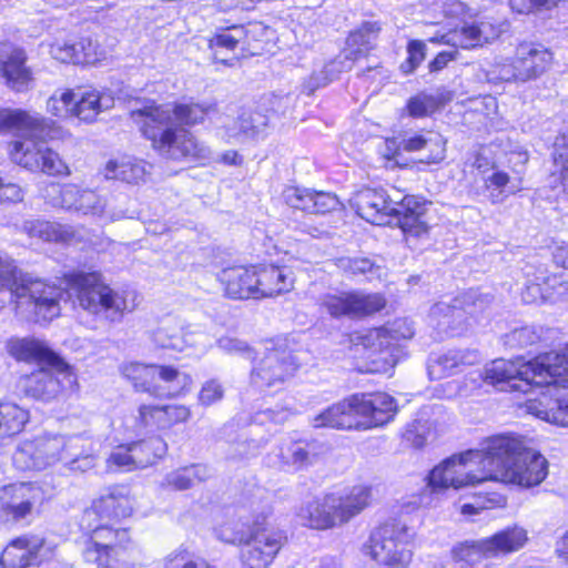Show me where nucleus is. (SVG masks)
<instances>
[{"mask_svg": "<svg viewBox=\"0 0 568 568\" xmlns=\"http://www.w3.org/2000/svg\"><path fill=\"white\" fill-rule=\"evenodd\" d=\"M217 278L227 297L233 300H258L256 266H233L222 270Z\"/></svg>", "mask_w": 568, "mask_h": 568, "instance_id": "26", "label": "nucleus"}, {"mask_svg": "<svg viewBox=\"0 0 568 568\" xmlns=\"http://www.w3.org/2000/svg\"><path fill=\"white\" fill-rule=\"evenodd\" d=\"M321 306L333 317H355L381 311L385 306V300L379 294L342 292L323 296Z\"/></svg>", "mask_w": 568, "mask_h": 568, "instance_id": "20", "label": "nucleus"}, {"mask_svg": "<svg viewBox=\"0 0 568 568\" xmlns=\"http://www.w3.org/2000/svg\"><path fill=\"white\" fill-rule=\"evenodd\" d=\"M135 468H145L166 453V443L160 437H152L130 444Z\"/></svg>", "mask_w": 568, "mask_h": 568, "instance_id": "43", "label": "nucleus"}, {"mask_svg": "<svg viewBox=\"0 0 568 568\" xmlns=\"http://www.w3.org/2000/svg\"><path fill=\"white\" fill-rule=\"evenodd\" d=\"M133 542L128 529L99 525L85 541L82 556L98 568H134Z\"/></svg>", "mask_w": 568, "mask_h": 568, "instance_id": "10", "label": "nucleus"}, {"mask_svg": "<svg viewBox=\"0 0 568 568\" xmlns=\"http://www.w3.org/2000/svg\"><path fill=\"white\" fill-rule=\"evenodd\" d=\"M224 389L222 385L215 381H207L201 388L199 402L204 406H210L223 398Z\"/></svg>", "mask_w": 568, "mask_h": 568, "instance_id": "62", "label": "nucleus"}, {"mask_svg": "<svg viewBox=\"0 0 568 568\" xmlns=\"http://www.w3.org/2000/svg\"><path fill=\"white\" fill-rule=\"evenodd\" d=\"M518 77L520 82L535 79L542 74L552 62V54L542 45L520 43L516 48Z\"/></svg>", "mask_w": 568, "mask_h": 568, "instance_id": "29", "label": "nucleus"}, {"mask_svg": "<svg viewBox=\"0 0 568 568\" xmlns=\"http://www.w3.org/2000/svg\"><path fill=\"white\" fill-rule=\"evenodd\" d=\"M336 266L353 276H364L368 281L381 280L385 268L367 257L343 256L336 260Z\"/></svg>", "mask_w": 568, "mask_h": 568, "instance_id": "44", "label": "nucleus"}, {"mask_svg": "<svg viewBox=\"0 0 568 568\" xmlns=\"http://www.w3.org/2000/svg\"><path fill=\"white\" fill-rule=\"evenodd\" d=\"M298 363L286 348H265L251 373L252 384L261 389L283 384L293 376Z\"/></svg>", "mask_w": 568, "mask_h": 568, "instance_id": "16", "label": "nucleus"}, {"mask_svg": "<svg viewBox=\"0 0 568 568\" xmlns=\"http://www.w3.org/2000/svg\"><path fill=\"white\" fill-rule=\"evenodd\" d=\"M12 354L20 361L36 362L45 367L26 376L22 388L27 396L34 399L51 400L77 385L71 366L39 339L23 338L11 347Z\"/></svg>", "mask_w": 568, "mask_h": 568, "instance_id": "5", "label": "nucleus"}, {"mask_svg": "<svg viewBox=\"0 0 568 568\" xmlns=\"http://www.w3.org/2000/svg\"><path fill=\"white\" fill-rule=\"evenodd\" d=\"M485 449L454 455L436 466L428 475V487L439 493L449 487L459 489L487 480Z\"/></svg>", "mask_w": 568, "mask_h": 568, "instance_id": "11", "label": "nucleus"}, {"mask_svg": "<svg viewBox=\"0 0 568 568\" xmlns=\"http://www.w3.org/2000/svg\"><path fill=\"white\" fill-rule=\"evenodd\" d=\"M292 414L293 413L291 409L284 407L267 408L256 413L254 420L258 424H264L266 422L283 424L290 418Z\"/></svg>", "mask_w": 568, "mask_h": 568, "instance_id": "64", "label": "nucleus"}, {"mask_svg": "<svg viewBox=\"0 0 568 568\" xmlns=\"http://www.w3.org/2000/svg\"><path fill=\"white\" fill-rule=\"evenodd\" d=\"M276 457L282 467L298 470L311 465L314 455L311 453L307 443L286 440L278 446Z\"/></svg>", "mask_w": 568, "mask_h": 568, "instance_id": "41", "label": "nucleus"}, {"mask_svg": "<svg viewBox=\"0 0 568 568\" xmlns=\"http://www.w3.org/2000/svg\"><path fill=\"white\" fill-rule=\"evenodd\" d=\"M390 334L392 338L399 339V338H410L414 335V329L409 324L406 323L404 320H397L395 321L390 327H381L372 331L368 335L369 339H378V347L384 348L388 347L389 343L385 342L384 339L386 336Z\"/></svg>", "mask_w": 568, "mask_h": 568, "instance_id": "53", "label": "nucleus"}, {"mask_svg": "<svg viewBox=\"0 0 568 568\" xmlns=\"http://www.w3.org/2000/svg\"><path fill=\"white\" fill-rule=\"evenodd\" d=\"M488 75L491 80H499V81H519L518 77V64L516 57L511 60H505L495 62L489 71Z\"/></svg>", "mask_w": 568, "mask_h": 568, "instance_id": "57", "label": "nucleus"}, {"mask_svg": "<svg viewBox=\"0 0 568 568\" xmlns=\"http://www.w3.org/2000/svg\"><path fill=\"white\" fill-rule=\"evenodd\" d=\"M29 420V412L12 402H0V434L20 433Z\"/></svg>", "mask_w": 568, "mask_h": 568, "instance_id": "45", "label": "nucleus"}, {"mask_svg": "<svg viewBox=\"0 0 568 568\" xmlns=\"http://www.w3.org/2000/svg\"><path fill=\"white\" fill-rule=\"evenodd\" d=\"M215 112L216 104L207 102L150 103L132 110L131 118L161 156L174 161H206L211 159V149L191 131L173 126V118L182 125L193 126Z\"/></svg>", "mask_w": 568, "mask_h": 568, "instance_id": "1", "label": "nucleus"}, {"mask_svg": "<svg viewBox=\"0 0 568 568\" xmlns=\"http://www.w3.org/2000/svg\"><path fill=\"white\" fill-rule=\"evenodd\" d=\"M381 31L377 22H365L357 30L349 33L346 44L345 58L355 61L368 53Z\"/></svg>", "mask_w": 568, "mask_h": 568, "instance_id": "40", "label": "nucleus"}, {"mask_svg": "<svg viewBox=\"0 0 568 568\" xmlns=\"http://www.w3.org/2000/svg\"><path fill=\"white\" fill-rule=\"evenodd\" d=\"M491 301L490 295L470 290L457 298L453 306L445 303L435 304L430 310V316L438 321V326L443 331L455 334L458 331V326L454 323L456 320L462 318L464 313L477 316L485 312Z\"/></svg>", "mask_w": 568, "mask_h": 568, "instance_id": "21", "label": "nucleus"}, {"mask_svg": "<svg viewBox=\"0 0 568 568\" xmlns=\"http://www.w3.org/2000/svg\"><path fill=\"white\" fill-rule=\"evenodd\" d=\"M268 124L267 116L258 111L245 109L236 120L223 128L227 143H244L262 135Z\"/></svg>", "mask_w": 568, "mask_h": 568, "instance_id": "28", "label": "nucleus"}, {"mask_svg": "<svg viewBox=\"0 0 568 568\" xmlns=\"http://www.w3.org/2000/svg\"><path fill=\"white\" fill-rule=\"evenodd\" d=\"M165 429L175 424L184 423L191 417V410L184 405H162Z\"/></svg>", "mask_w": 568, "mask_h": 568, "instance_id": "61", "label": "nucleus"}, {"mask_svg": "<svg viewBox=\"0 0 568 568\" xmlns=\"http://www.w3.org/2000/svg\"><path fill=\"white\" fill-rule=\"evenodd\" d=\"M134 500L131 497L130 488L123 485L113 486L97 499L92 507L85 511L88 517L112 519L128 517L132 514Z\"/></svg>", "mask_w": 568, "mask_h": 568, "instance_id": "27", "label": "nucleus"}, {"mask_svg": "<svg viewBox=\"0 0 568 568\" xmlns=\"http://www.w3.org/2000/svg\"><path fill=\"white\" fill-rule=\"evenodd\" d=\"M122 375L131 381L134 389L141 393H148L153 397L166 398L175 395L171 387H160L154 385V377H161L164 384H186L187 376L181 374L175 367L170 365H145L142 363H125L121 366Z\"/></svg>", "mask_w": 568, "mask_h": 568, "instance_id": "15", "label": "nucleus"}, {"mask_svg": "<svg viewBox=\"0 0 568 568\" xmlns=\"http://www.w3.org/2000/svg\"><path fill=\"white\" fill-rule=\"evenodd\" d=\"M113 99L95 89L75 92L73 114L84 122H93L104 110L112 108Z\"/></svg>", "mask_w": 568, "mask_h": 568, "instance_id": "36", "label": "nucleus"}, {"mask_svg": "<svg viewBox=\"0 0 568 568\" xmlns=\"http://www.w3.org/2000/svg\"><path fill=\"white\" fill-rule=\"evenodd\" d=\"M74 100L75 92L73 90H57L47 101V111L57 118L74 116Z\"/></svg>", "mask_w": 568, "mask_h": 568, "instance_id": "50", "label": "nucleus"}, {"mask_svg": "<svg viewBox=\"0 0 568 568\" xmlns=\"http://www.w3.org/2000/svg\"><path fill=\"white\" fill-rule=\"evenodd\" d=\"M270 513L268 505L262 506L261 515L253 520L248 532L235 531L229 535L226 529L221 530L219 537L222 540L243 545L241 560L247 568H268L286 542L284 531L266 523Z\"/></svg>", "mask_w": 568, "mask_h": 568, "instance_id": "8", "label": "nucleus"}, {"mask_svg": "<svg viewBox=\"0 0 568 568\" xmlns=\"http://www.w3.org/2000/svg\"><path fill=\"white\" fill-rule=\"evenodd\" d=\"M153 341L162 348H170L182 352L187 347H197L207 349L211 344V337L197 325H191L186 328L180 327L176 323H166L153 332Z\"/></svg>", "mask_w": 568, "mask_h": 568, "instance_id": "24", "label": "nucleus"}, {"mask_svg": "<svg viewBox=\"0 0 568 568\" xmlns=\"http://www.w3.org/2000/svg\"><path fill=\"white\" fill-rule=\"evenodd\" d=\"M542 333L541 327L523 326L506 334L505 343L513 348H524L538 343L542 337Z\"/></svg>", "mask_w": 568, "mask_h": 568, "instance_id": "52", "label": "nucleus"}, {"mask_svg": "<svg viewBox=\"0 0 568 568\" xmlns=\"http://www.w3.org/2000/svg\"><path fill=\"white\" fill-rule=\"evenodd\" d=\"M145 173L144 163L129 156L109 160L103 169L105 179L126 183H138L143 180Z\"/></svg>", "mask_w": 568, "mask_h": 568, "instance_id": "39", "label": "nucleus"}, {"mask_svg": "<svg viewBox=\"0 0 568 568\" xmlns=\"http://www.w3.org/2000/svg\"><path fill=\"white\" fill-rule=\"evenodd\" d=\"M64 282L79 306L99 318L120 322L136 307L134 298L130 301L126 292L112 288L100 272L74 271L64 275Z\"/></svg>", "mask_w": 568, "mask_h": 568, "instance_id": "7", "label": "nucleus"}, {"mask_svg": "<svg viewBox=\"0 0 568 568\" xmlns=\"http://www.w3.org/2000/svg\"><path fill=\"white\" fill-rule=\"evenodd\" d=\"M480 356L473 349H452L438 356L428 365L430 378L440 379L445 376L456 374L465 366L479 363Z\"/></svg>", "mask_w": 568, "mask_h": 568, "instance_id": "35", "label": "nucleus"}, {"mask_svg": "<svg viewBox=\"0 0 568 568\" xmlns=\"http://www.w3.org/2000/svg\"><path fill=\"white\" fill-rule=\"evenodd\" d=\"M0 292L9 294L16 311L28 321H50L60 315L61 288L23 273L13 260L1 255Z\"/></svg>", "mask_w": 568, "mask_h": 568, "instance_id": "4", "label": "nucleus"}, {"mask_svg": "<svg viewBox=\"0 0 568 568\" xmlns=\"http://www.w3.org/2000/svg\"><path fill=\"white\" fill-rule=\"evenodd\" d=\"M508 28L505 22L484 19L471 23H464L440 37L429 39L433 43H443L462 49H471L496 40Z\"/></svg>", "mask_w": 568, "mask_h": 568, "instance_id": "18", "label": "nucleus"}, {"mask_svg": "<svg viewBox=\"0 0 568 568\" xmlns=\"http://www.w3.org/2000/svg\"><path fill=\"white\" fill-rule=\"evenodd\" d=\"M77 448L71 450L69 460H65L64 466L71 470L87 471L94 467L95 456L92 454L91 444L87 438L75 435Z\"/></svg>", "mask_w": 568, "mask_h": 568, "instance_id": "49", "label": "nucleus"}, {"mask_svg": "<svg viewBox=\"0 0 568 568\" xmlns=\"http://www.w3.org/2000/svg\"><path fill=\"white\" fill-rule=\"evenodd\" d=\"M251 32L252 30L237 24L220 28L209 40V47L214 50L215 59H219V49L233 51L239 43H248L247 38Z\"/></svg>", "mask_w": 568, "mask_h": 568, "instance_id": "46", "label": "nucleus"}, {"mask_svg": "<svg viewBox=\"0 0 568 568\" xmlns=\"http://www.w3.org/2000/svg\"><path fill=\"white\" fill-rule=\"evenodd\" d=\"M412 538L413 535L406 525L396 521L386 523L371 534L364 551L379 565L405 568L413 558Z\"/></svg>", "mask_w": 568, "mask_h": 568, "instance_id": "12", "label": "nucleus"}, {"mask_svg": "<svg viewBox=\"0 0 568 568\" xmlns=\"http://www.w3.org/2000/svg\"><path fill=\"white\" fill-rule=\"evenodd\" d=\"M194 554L185 546H180L163 558V568H189Z\"/></svg>", "mask_w": 568, "mask_h": 568, "instance_id": "59", "label": "nucleus"}, {"mask_svg": "<svg viewBox=\"0 0 568 568\" xmlns=\"http://www.w3.org/2000/svg\"><path fill=\"white\" fill-rule=\"evenodd\" d=\"M258 300L273 297L293 288L292 272L275 265L256 266Z\"/></svg>", "mask_w": 568, "mask_h": 568, "instance_id": "34", "label": "nucleus"}, {"mask_svg": "<svg viewBox=\"0 0 568 568\" xmlns=\"http://www.w3.org/2000/svg\"><path fill=\"white\" fill-rule=\"evenodd\" d=\"M27 60L21 48L4 44L0 49V77L8 89L23 93L32 88L34 78Z\"/></svg>", "mask_w": 568, "mask_h": 568, "instance_id": "22", "label": "nucleus"}, {"mask_svg": "<svg viewBox=\"0 0 568 568\" xmlns=\"http://www.w3.org/2000/svg\"><path fill=\"white\" fill-rule=\"evenodd\" d=\"M438 106V100L432 94L425 92L418 93L410 98L407 103L409 115L414 118H423L433 113Z\"/></svg>", "mask_w": 568, "mask_h": 568, "instance_id": "55", "label": "nucleus"}, {"mask_svg": "<svg viewBox=\"0 0 568 568\" xmlns=\"http://www.w3.org/2000/svg\"><path fill=\"white\" fill-rule=\"evenodd\" d=\"M43 547V539L38 537H19L2 551L0 562L4 568H27L34 565Z\"/></svg>", "mask_w": 568, "mask_h": 568, "instance_id": "32", "label": "nucleus"}, {"mask_svg": "<svg viewBox=\"0 0 568 568\" xmlns=\"http://www.w3.org/2000/svg\"><path fill=\"white\" fill-rule=\"evenodd\" d=\"M134 427L138 433L165 429L162 405H140L138 415L135 416Z\"/></svg>", "mask_w": 568, "mask_h": 568, "instance_id": "48", "label": "nucleus"}, {"mask_svg": "<svg viewBox=\"0 0 568 568\" xmlns=\"http://www.w3.org/2000/svg\"><path fill=\"white\" fill-rule=\"evenodd\" d=\"M77 448L74 436H43L34 442L19 446L13 455V463L21 469H43L57 463L65 464L71 450Z\"/></svg>", "mask_w": 568, "mask_h": 568, "instance_id": "13", "label": "nucleus"}, {"mask_svg": "<svg viewBox=\"0 0 568 568\" xmlns=\"http://www.w3.org/2000/svg\"><path fill=\"white\" fill-rule=\"evenodd\" d=\"M7 131H17V139L9 144V154L14 163L49 175L70 173L59 154L47 148L44 142L60 136V128L53 121L21 109H1L0 132Z\"/></svg>", "mask_w": 568, "mask_h": 568, "instance_id": "2", "label": "nucleus"}, {"mask_svg": "<svg viewBox=\"0 0 568 568\" xmlns=\"http://www.w3.org/2000/svg\"><path fill=\"white\" fill-rule=\"evenodd\" d=\"M487 480L503 481L520 487L541 484L548 475V462L538 452L525 446L523 440L511 436H496L486 445Z\"/></svg>", "mask_w": 568, "mask_h": 568, "instance_id": "3", "label": "nucleus"}, {"mask_svg": "<svg viewBox=\"0 0 568 568\" xmlns=\"http://www.w3.org/2000/svg\"><path fill=\"white\" fill-rule=\"evenodd\" d=\"M445 142L440 136H425L414 134L402 139L403 150L406 152H416L430 146V154L426 158L427 163H437L445 158Z\"/></svg>", "mask_w": 568, "mask_h": 568, "instance_id": "47", "label": "nucleus"}, {"mask_svg": "<svg viewBox=\"0 0 568 568\" xmlns=\"http://www.w3.org/2000/svg\"><path fill=\"white\" fill-rule=\"evenodd\" d=\"M425 204L415 196H405L396 203L392 216L397 219V224L405 234L422 236L427 233V223L423 220Z\"/></svg>", "mask_w": 568, "mask_h": 568, "instance_id": "33", "label": "nucleus"}, {"mask_svg": "<svg viewBox=\"0 0 568 568\" xmlns=\"http://www.w3.org/2000/svg\"><path fill=\"white\" fill-rule=\"evenodd\" d=\"M313 214H325L339 206L338 197L328 192L314 191Z\"/></svg>", "mask_w": 568, "mask_h": 568, "instance_id": "60", "label": "nucleus"}, {"mask_svg": "<svg viewBox=\"0 0 568 568\" xmlns=\"http://www.w3.org/2000/svg\"><path fill=\"white\" fill-rule=\"evenodd\" d=\"M106 465L110 470L131 471L136 469L133 462L130 444L120 445L114 448L106 459Z\"/></svg>", "mask_w": 568, "mask_h": 568, "instance_id": "56", "label": "nucleus"}, {"mask_svg": "<svg viewBox=\"0 0 568 568\" xmlns=\"http://www.w3.org/2000/svg\"><path fill=\"white\" fill-rule=\"evenodd\" d=\"M50 54L63 63H75L77 53L73 41H55L50 45Z\"/></svg>", "mask_w": 568, "mask_h": 568, "instance_id": "63", "label": "nucleus"}, {"mask_svg": "<svg viewBox=\"0 0 568 568\" xmlns=\"http://www.w3.org/2000/svg\"><path fill=\"white\" fill-rule=\"evenodd\" d=\"M372 488L354 486L345 495L328 494L300 510L304 525L314 529H329L348 523L369 506Z\"/></svg>", "mask_w": 568, "mask_h": 568, "instance_id": "9", "label": "nucleus"}, {"mask_svg": "<svg viewBox=\"0 0 568 568\" xmlns=\"http://www.w3.org/2000/svg\"><path fill=\"white\" fill-rule=\"evenodd\" d=\"M43 500L42 489L28 483L0 488V523L18 521L31 514Z\"/></svg>", "mask_w": 568, "mask_h": 568, "instance_id": "19", "label": "nucleus"}, {"mask_svg": "<svg viewBox=\"0 0 568 568\" xmlns=\"http://www.w3.org/2000/svg\"><path fill=\"white\" fill-rule=\"evenodd\" d=\"M489 549L485 538L462 544L452 549L450 559L440 568H490L495 558Z\"/></svg>", "mask_w": 568, "mask_h": 568, "instance_id": "31", "label": "nucleus"}, {"mask_svg": "<svg viewBox=\"0 0 568 568\" xmlns=\"http://www.w3.org/2000/svg\"><path fill=\"white\" fill-rule=\"evenodd\" d=\"M397 201L390 200L384 190L365 189L355 194L352 205L357 214L372 224L389 223L388 217Z\"/></svg>", "mask_w": 568, "mask_h": 568, "instance_id": "25", "label": "nucleus"}, {"mask_svg": "<svg viewBox=\"0 0 568 568\" xmlns=\"http://www.w3.org/2000/svg\"><path fill=\"white\" fill-rule=\"evenodd\" d=\"M485 539L490 548L488 551L496 559L520 550L528 541V535L523 527L513 526Z\"/></svg>", "mask_w": 568, "mask_h": 568, "instance_id": "37", "label": "nucleus"}, {"mask_svg": "<svg viewBox=\"0 0 568 568\" xmlns=\"http://www.w3.org/2000/svg\"><path fill=\"white\" fill-rule=\"evenodd\" d=\"M426 45L423 41L413 40L407 45V59L402 63L400 69L405 73L413 72L425 59Z\"/></svg>", "mask_w": 568, "mask_h": 568, "instance_id": "58", "label": "nucleus"}, {"mask_svg": "<svg viewBox=\"0 0 568 568\" xmlns=\"http://www.w3.org/2000/svg\"><path fill=\"white\" fill-rule=\"evenodd\" d=\"M210 475L205 465H192L171 471L165 476L162 485L176 490H184L206 480Z\"/></svg>", "mask_w": 568, "mask_h": 568, "instance_id": "42", "label": "nucleus"}, {"mask_svg": "<svg viewBox=\"0 0 568 568\" xmlns=\"http://www.w3.org/2000/svg\"><path fill=\"white\" fill-rule=\"evenodd\" d=\"M567 371L566 356L550 353L528 362L519 358L495 359L485 366L483 379L503 392L528 393L534 386L539 387L556 382V377H561Z\"/></svg>", "mask_w": 568, "mask_h": 568, "instance_id": "6", "label": "nucleus"}, {"mask_svg": "<svg viewBox=\"0 0 568 568\" xmlns=\"http://www.w3.org/2000/svg\"><path fill=\"white\" fill-rule=\"evenodd\" d=\"M23 230L31 236L45 242L68 243L75 236V231L71 225L60 224L50 221H27Z\"/></svg>", "mask_w": 568, "mask_h": 568, "instance_id": "38", "label": "nucleus"}, {"mask_svg": "<svg viewBox=\"0 0 568 568\" xmlns=\"http://www.w3.org/2000/svg\"><path fill=\"white\" fill-rule=\"evenodd\" d=\"M355 413L359 428L368 429L389 423L397 413L395 399L386 393L356 394Z\"/></svg>", "mask_w": 568, "mask_h": 568, "instance_id": "23", "label": "nucleus"}, {"mask_svg": "<svg viewBox=\"0 0 568 568\" xmlns=\"http://www.w3.org/2000/svg\"><path fill=\"white\" fill-rule=\"evenodd\" d=\"M356 397H349L331 405L311 420L314 428L361 429L355 413Z\"/></svg>", "mask_w": 568, "mask_h": 568, "instance_id": "30", "label": "nucleus"}, {"mask_svg": "<svg viewBox=\"0 0 568 568\" xmlns=\"http://www.w3.org/2000/svg\"><path fill=\"white\" fill-rule=\"evenodd\" d=\"M566 382H568V369L561 377H556V382L546 385V392H541L536 398H529L524 404L526 413L548 423L568 426V389L551 386Z\"/></svg>", "mask_w": 568, "mask_h": 568, "instance_id": "17", "label": "nucleus"}, {"mask_svg": "<svg viewBox=\"0 0 568 568\" xmlns=\"http://www.w3.org/2000/svg\"><path fill=\"white\" fill-rule=\"evenodd\" d=\"M60 196L62 207L98 217L103 222H114L130 216L128 209L118 207L95 191L81 189L75 184L65 185Z\"/></svg>", "mask_w": 568, "mask_h": 568, "instance_id": "14", "label": "nucleus"}, {"mask_svg": "<svg viewBox=\"0 0 568 568\" xmlns=\"http://www.w3.org/2000/svg\"><path fill=\"white\" fill-rule=\"evenodd\" d=\"M554 165L556 168L552 175H559L560 183L568 185V136L564 135L556 140L554 144Z\"/></svg>", "mask_w": 568, "mask_h": 568, "instance_id": "54", "label": "nucleus"}, {"mask_svg": "<svg viewBox=\"0 0 568 568\" xmlns=\"http://www.w3.org/2000/svg\"><path fill=\"white\" fill-rule=\"evenodd\" d=\"M75 49V63H95L105 55L104 49L97 39L84 36L73 41Z\"/></svg>", "mask_w": 568, "mask_h": 568, "instance_id": "51", "label": "nucleus"}]
</instances>
